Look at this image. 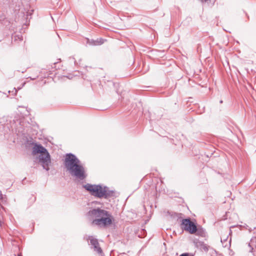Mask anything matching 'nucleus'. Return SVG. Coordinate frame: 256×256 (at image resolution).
Returning <instances> with one entry per match:
<instances>
[{"label": "nucleus", "mask_w": 256, "mask_h": 256, "mask_svg": "<svg viewBox=\"0 0 256 256\" xmlns=\"http://www.w3.org/2000/svg\"><path fill=\"white\" fill-rule=\"evenodd\" d=\"M64 164L67 172L72 176L82 180L87 177L84 166L80 160L72 153L66 154Z\"/></svg>", "instance_id": "nucleus-1"}, {"label": "nucleus", "mask_w": 256, "mask_h": 256, "mask_svg": "<svg viewBox=\"0 0 256 256\" xmlns=\"http://www.w3.org/2000/svg\"><path fill=\"white\" fill-rule=\"evenodd\" d=\"M88 218L92 220V224L100 227H107L112 224L111 214L100 208H94L87 213Z\"/></svg>", "instance_id": "nucleus-2"}, {"label": "nucleus", "mask_w": 256, "mask_h": 256, "mask_svg": "<svg viewBox=\"0 0 256 256\" xmlns=\"http://www.w3.org/2000/svg\"><path fill=\"white\" fill-rule=\"evenodd\" d=\"M89 193L92 196L99 198L108 199L114 196V190H110L108 187L102 184H87L83 186Z\"/></svg>", "instance_id": "nucleus-3"}, {"label": "nucleus", "mask_w": 256, "mask_h": 256, "mask_svg": "<svg viewBox=\"0 0 256 256\" xmlns=\"http://www.w3.org/2000/svg\"><path fill=\"white\" fill-rule=\"evenodd\" d=\"M38 162L42 166L44 169L46 171L50 170V166L52 164L51 156L48 152L44 154H42L38 156Z\"/></svg>", "instance_id": "nucleus-4"}, {"label": "nucleus", "mask_w": 256, "mask_h": 256, "mask_svg": "<svg viewBox=\"0 0 256 256\" xmlns=\"http://www.w3.org/2000/svg\"><path fill=\"white\" fill-rule=\"evenodd\" d=\"M182 229L188 232L190 234H195L197 230L196 224L190 218L182 220Z\"/></svg>", "instance_id": "nucleus-5"}, {"label": "nucleus", "mask_w": 256, "mask_h": 256, "mask_svg": "<svg viewBox=\"0 0 256 256\" xmlns=\"http://www.w3.org/2000/svg\"><path fill=\"white\" fill-rule=\"evenodd\" d=\"M88 242L89 245L91 246V248L94 249V250L97 252L98 254H102V250L100 246L98 240L92 236H89L88 238Z\"/></svg>", "instance_id": "nucleus-6"}, {"label": "nucleus", "mask_w": 256, "mask_h": 256, "mask_svg": "<svg viewBox=\"0 0 256 256\" xmlns=\"http://www.w3.org/2000/svg\"><path fill=\"white\" fill-rule=\"evenodd\" d=\"M46 152H48V150L42 144H35L32 148V152L33 154H42Z\"/></svg>", "instance_id": "nucleus-7"}, {"label": "nucleus", "mask_w": 256, "mask_h": 256, "mask_svg": "<svg viewBox=\"0 0 256 256\" xmlns=\"http://www.w3.org/2000/svg\"><path fill=\"white\" fill-rule=\"evenodd\" d=\"M168 214L172 218L176 220H178L180 218H182V214L181 213L168 212Z\"/></svg>", "instance_id": "nucleus-8"}, {"label": "nucleus", "mask_w": 256, "mask_h": 256, "mask_svg": "<svg viewBox=\"0 0 256 256\" xmlns=\"http://www.w3.org/2000/svg\"><path fill=\"white\" fill-rule=\"evenodd\" d=\"M196 246L199 247L200 249L203 250L205 252H207L208 250V246L203 242L198 241L196 242Z\"/></svg>", "instance_id": "nucleus-9"}, {"label": "nucleus", "mask_w": 256, "mask_h": 256, "mask_svg": "<svg viewBox=\"0 0 256 256\" xmlns=\"http://www.w3.org/2000/svg\"><path fill=\"white\" fill-rule=\"evenodd\" d=\"M12 42L19 40L20 41L22 40V36L20 34H13L12 36Z\"/></svg>", "instance_id": "nucleus-10"}, {"label": "nucleus", "mask_w": 256, "mask_h": 256, "mask_svg": "<svg viewBox=\"0 0 256 256\" xmlns=\"http://www.w3.org/2000/svg\"><path fill=\"white\" fill-rule=\"evenodd\" d=\"M196 234L198 236H205V230L202 228H197V230Z\"/></svg>", "instance_id": "nucleus-11"}, {"label": "nucleus", "mask_w": 256, "mask_h": 256, "mask_svg": "<svg viewBox=\"0 0 256 256\" xmlns=\"http://www.w3.org/2000/svg\"><path fill=\"white\" fill-rule=\"evenodd\" d=\"M98 42L97 40H90V39L87 40V43L90 46H98L97 45Z\"/></svg>", "instance_id": "nucleus-12"}, {"label": "nucleus", "mask_w": 256, "mask_h": 256, "mask_svg": "<svg viewBox=\"0 0 256 256\" xmlns=\"http://www.w3.org/2000/svg\"><path fill=\"white\" fill-rule=\"evenodd\" d=\"M97 40L98 42L97 43V45H101L104 43V40L102 38H97Z\"/></svg>", "instance_id": "nucleus-13"}, {"label": "nucleus", "mask_w": 256, "mask_h": 256, "mask_svg": "<svg viewBox=\"0 0 256 256\" xmlns=\"http://www.w3.org/2000/svg\"><path fill=\"white\" fill-rule=\"evenodd\" d=\"M239 226L240 228H241L242 227H244V228L246 229H248V230H249L250 232L252 230V228H248V226H247L246 224H245L244 226L240 225V226Z\"/></svg>", "instance_id": "nucleus-14"}, {"label": "nucleus", "mask_w": 256, "mask_h": 256, "mask_svg": "<svg viewBox=\"0 0 256 256\" xmlns=\"http://www.w3.org/2000/svg\"><path fill=\"white\" fill-rule=\"evenodd\" d=\"M239 226L240 228H241L242 227H244V228L246 229H248V230H249L250 232L252 230V228H248V226H247L246 224H245L244 226L240 225V226Z\"/></svg>", "instance_id": "nucleus-15"}, {"label": "nucleus", "mask_w": 256, "mask_h": 256, "mask_svg": "<svg viewBox=\"0 0 256 256\" xmlns=\"http://www.w3.org/2000/svg\"><path fill=\"white\" fill-rule=\"evenodd\" d=\"M254 242H256V236L252 237L250 240V243L253 244Z\"/></svg>", "instance_id": "nucleus-16"}, {"label": "nucleus", "mask_w": 256, "mask_h": 256, "mask_svg": "<svg viewBox=\"0 0 256 256\" xmlns=\"http://www.w3.org/2000/svg\"><path fill=\"white\" fill-rule=\"evenodd\" d=\"M4 197L2 193V191L0 190V200H2V202L4 201Z\"/></svg>", "instance_id": "nucleus-17"}, {"label": "nucleus", "mask_w": 256, "mask_h": 256, "mask_svg": "<svg viewBox=\"0 0 256 256\" xmlns=\"http://www.w3.org/2000/svg\"><path fill=\"white\" fill-rule=\"evenodd\" d=\"M202 3L206 2L208 0H200Z\"/></svg>", "instance_id": "nucleus-18"}, {"label": "nucleus", "mask_w": 256, "mask_h": 256, "mask_svg": "<svg viewBox=\"0 0 256 256\" xmlns=\"http://www.w3.org/2000/svg\"><path fill=\"white\" fill-rule=\"evenodd\" d=\"M18 256H22V254H18Z\"/></svg>", "instance_id": "nucleus-19"}, {"label": "nucleus", "mask_w": 256, "mask_h": 256, "mask_svg": "<svg viewBox=\"0 0 256 256\" xmlns=\"http://www.w3.org/2000/svg\"><path fill=\"white\" fill-rule=\"evenodd\" d=\"M235 226H231L230 228H234Z\"/></svg>", "instance_id": "nucleus-20"}, {"label": "nucleus", "mask_w": 256, "mask_h": 256, "mask_svg": "<svg viewBox=\"0 0 256 256\" xmlns=\"http://www.w3.org/2000/svg\"><path fill=\"white\" fill-rule=\"evenodd\" d=\"M232 233V230L230 229V234Z\"/></svg>", "instance_id": "nucleus-21"}, {"label": "nucleus", "mask_w": 256, "mask_h": 256, "mask_svg": "<svg viewBox=\"0 0 256 256\" xmlns=\"http://www.w3.org/2000/svg\"><path fill=\"white\" fill-rule=\"evenodd\" d=\"M2 226V222L0 220V226Z\"/></svg>", "instance_id": "nucleus-22"}, {"label": "nucleus", "mask_w": 256, "mask_h": 256, "mask_svg": "<svg viewBox=\"0 0 256 256\" xmlns=\"http://www.w3.org/2000/svg\"><path fill=\"white\" fill-rule=\"evenodd\" d=\"M248 246H250V247L251 246L250 243L248 244Z\"/></svg>", "instance_id": "nucleus-23"}, {"label": "nucleus", "mask_w": 256, "mask_h": 256, "mask_svg": "<svg viewBox=\"0 0 256 256\" xmlns=\"http://www.w3.org/2000/svg\"><path fill=\"white\" fill-rule=\"evenodd\" d=\"M220 103H222V100H221L220 101Z\"/></svg>", "instance_id": "nucleus-24"}, {"label": "nucleus", "mask_w": 256, "mask_h": 256, "mask_svg": "<svg viewBox=\"0 0 256 256\" xmlns=\"http://www.w3.org/2000/svg\"><path fill=\"white\" fill-rule=\"evenodd\" d=\"M74 64H76V60H74Z\"/></svg>", "instance_id": "nucleus-25"}]
</instances>
